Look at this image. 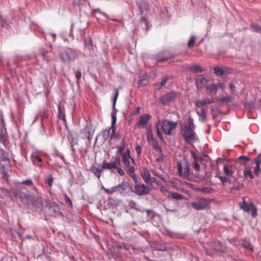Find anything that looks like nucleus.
<instances>
[{
    "label": "nucleus",
    "instance_id": "obj_1",
    "mask_svg": "<svg viewBox=\"0 0 261 261\" xmlns=\"http://www.w3.org/2000/svg\"><path fill=\"white\" fill-rule=\"evenodd\" d=\"M195 128L194 120L192 117L187 120V124L181 126V134L185 141L189 144H192L198 140L196 134L194 132Z\"/></svg>",
    "mask_w": 261,
    "mask_h": 261
},
{
    "label": "nucleus",
    "instance_id": "obj_2",
    "mask_svg": "<svg viewBox=\"0 0 261 261\" xmlns=\"http://www.w3.org/2000/svg\"><path fill=\"white\" fill-rule=\"evenodd\" d=\"M129 185L126 181H123L114 187L110 188H106L102 186V189L108 195H112L114 193H118L121 195H125L128 192Z\"/></svg>",
    "mask_w": 261,
    "mask_h": 261
},
{
    "label": "nucleus",
    "instance_id": "obj_3",
    "mask_svg": "<svg viewBox=\"0 0 261 261\" xmlns=\"http://www.w3.org/2000/svg\"><path fill=\"white\" fill-rule=\"evenodd\" d=\"M177 125L176 122H173L168 120L160 121V127L161 126L163 133L166 135H171L173 129L176 128Z\"/></svg>",
    "mask_w": 261,
    "mask_h": 261
},
{
    "label": "nucleus",
    "instance_id": "obj_4",
    "mask_svg": "<svg viewBox=\"0 0 261 261\" xmlns=\"http://www.w3.org/2000/svg\"><path fill=\"white\" fill-rule=\"evenodd\" d=\"M210 201L204 198H199L195 201L190 203V205L197 211L205 210L207 207Z\"/></svg>",
    "mask_w": 261,
    "mask_h": 261
},
{
    "label": "nucleus",
    "instance_id": "obj_5",
    "mask_svg": "<svg viewBox=\"0 0 261 261\" xmlns=\"http://www.w3.org/2000/svg\"><path fill=\"white\" fill-rule=\"evenodd\" d=\"M132 191L138 196H144L148 194L150 192L149 188L144 184H136L134 188L130 187Z\"/></svg>",
    "mask_w": 261,
    "mask_h": 261
},
{
    "label": "nucleus",
    "instance_id": "obj_6",
    "mask_svg": "<svg viewBox=\"0 0 261 261\" xmlns=\"http://www.w3.org/2000/svg\"><path fill=\"white\" fill-rule=\"evenodd\" d=\"M178 96L179 94L177 92L172 91L162 96L161 98V102L164 105H166L175 101Z\"/></svg>",
    "mask_w": 261,
    "mask_h": 261
},
{
    "label": "nucleus",
    "instance_id": "obj_7",
    "mask_svg": "<svg viewBox=\"0 0 261 261\" xmlns=\"http://www.w3.org/2000/svg\"><path fill=\"white\" fill-rule=\"evenodd\" d=\"M77 55L75 51L69 48H66L61 55V59L64 61H73L76 57Z\"/></svg>",
    "mask_w": 261,
    "mask_h": 261
},
{
    "label": "nucleus",
    "instance_id": "obj_8",
    "mask_svg": "<svg viewBox=\"0 0 261 261\" xmlns=\"http://www.w3.org/2000/svg\"><path fill=\"white\" fill-rule=\"evenodd\" d=\"M177 171L178 175L180 176H182L184 178H188L191 175L190 171V167L189 164L187 163L184 167V171H182V167L181 163H177Z\"/></svg>",
    "mask_w": 261,
    "mask_h": 261
},
{
    "label": "nucleus",
    "instance_id": "obj_9",
    "mask_svg": "<svg viewBox=\"0 0 261 261\" xmlns=\"http://www.w3.org/2000/svg\"><path fill=\"white\" fill-rule=\"evenodd\" d=\"M190 153L191 157L193 160L192 166L196 171H199L200 170L199 162H201V157L200 156H197L196 153L193 150H191Z\"/></svg>",
    "mask_w": 261,
    "mask_h": 261
},
{
    "label": "nucleus",
    "instance_id": "obj_10",
    "mask_svg": "<svg viewBox=\"0 0 261 261\" xmlns=\"http://www.w3.org/2000/svg\"><path fill=\"white\" fill-rule=\"evenodd\" d=\"M151 118V116L149 114H145L139 117L136 125L138 127L145 128L149 120Z\"/></svg>",
    "mask_w": 261,
    "mask_h": 261
},
{
    "label": "nucleus",
    "instance_id": "obj_11",
    "mask_svg": "<svg viewBox=\"0 0 261 261\" xmlns=\"http://www.w3.org/2000/svg\"><path fill=\"white\" fill-rule=\"evenodd\" d=\"M93 133L90 126L88 124L86 125V127L81 132L83 138H87L89 141L92 140Z\"/></svg>",
    "mask_w": 261,
    "mask_h": 261
},
{
    "label": "nucleus",
    "instance_id": "obj_12",
    "mask_svg": "<svg viewBox=\"0 0 261 261\" xmlns=\"http://www.w3.org/2000/svg\"><path fill=\"white\" fill-rule=\"evenodd\" d=\"M196 84L198 89L203 88L207 83V80L203 75L200 74L196 76Z\"/></svg>",
    "mask_w": 261,
    "mask_h": 261
},
{
    "label": "nucleus",
    "instance_id": "obj_13",
    "mask_svg": "<svg viewBox=\"0 0 261 261\" xmlns=\"http://www.w3.org/2000/svg\"><path fill=\"white\" fill-rule=\"evenodd\" d=\"M14 194L16 197L19 198L20 201L24 204L28 203L30 200V195H27L18 191H16Z\"/></svg>",
    "mask_w": 261,
    "mask_h": 261
},
{
    "label": "nucleus",
    "instance_id": "obj_14",
    "mask_svg": "<svg viewBox=\"0 0 261 261\" xmlns=\"http://www.w3.org/2000/svg\"><path fill=\"white\" fill-rule=\"evenodd\" d=\"M141 174L142 178L147 184L151 183V178L150 174L147 168H144L141 171Z\"/></svg>",
    "mask_w": 261,
    "mask_h": 261
},
{
    "label": "nucleus",
    "instance_id": "obj_15",
    "mask_svg": "<svg viewBox=\"0 0 261 261\" xmlns=\"http://www.w3.org/2000/svg\"><path fill=\"white\" fill-rule=\"evenodd\" d=\"M113 112L112 113V123H111V128H112V133L111 134V137L112 136L113 134L114 133L115 131V125L117 121V110L116 109L115 106H113Z\"/></svg>",
    "mask_w": 261,
    "mask_h": 261
},
{
    "label": "nucleus",
    "instance_id": "obj_16",
    "mask_svg": "<svg viewBox=\"0 0 261 261\" xmlns=\"http://www.w3.org/2000/svg\"><path fill=\"white\" fill-rule=\"evenodd\" d=\"M137 5L139 9H140V14L143 13L144 11L146 10L148 8V4L145 0H138L137 2Z\"/></svg>",
    "mask_w": 261,
    "mask_h": 261
},
{
    "label": "nucleus",
    "instance_id": "obj_17",
    "mask_svg": "<svg viewBox=\"0 0 261 261\" xmlns=\"http://www.w3.org/2000/svg\"><path fill=\"white\" fill-rule=\"evenodd\" d=\"M54 178L51 174H47L44 178V181L47 185V188H51L54 183Z\"/></svg>",
    "mask_w": 261,
    "mask_h": 261
},
{
    "label": "nucleus",
    "instance_id": "obj_18",
    "mask_svg": "<svg viewBox=\"0 0 261 261\" xmlns=\"http://www.w3.org/2000/svg\"><path fill=\"white\" fill-rule=\"evenodd\" d=\"M173 77H174L171 75H166L162 78L161 82L159 84H157L156 85L159 86V88H160L162 87H164L167 82L172 80Z\"/></svg>",
    "mask_w": 261,
    "mask_h": 261
},
{
    "label": "nucleus",
    "instance_id": "obj_19",
    "mask_svg": "<svg viewBox=\"0 0 261 261\" xmlns=\"http://www.w3.org/2000/svg\"><path fill=\"white\" fill-rule=\"evenodd\" d=\"M58 118L60 120H63L64 123L65 124L66 122V120L65 119V111L63 108H62L61 106L59 105L58 106Z\"/></svg>",
    "mask_w": 261,
    "mask_h": 261
},
{
    "label": "nucleus",
    "instance_id": "obj_20",
    "mask_svg": "<svg viewBox=\"0 0 261 261\" xmlns=\"http://www.w3.org/2000/svg\"><path fill=\"white\" fill-rule=\"evenodd\" d=\"M197 114L199 117L200 121L205 122L207 120L206 111L204 108H202L200 111H197Z\"/></svg>",
    "mask_w": 261,
    "mask_h": 261
},
{
    "label": "nucleus",
    "instance_id": "obj_21",
    "mask_svg": "<svg viewBox=\"0 0 261 261\" xmlns=\"http://www.w3.org/2000/svg\"><path fill=\"white\" fill-rule=\"evenodd\" d=\"M116 162L106 163L104 162L102 165V169L111 170L117 168Z\"/></svg>",
    "mask_w": 261,
    "mask_h": 261
},
{
    "label": "nucleus",
    "instance_id": "obj_22",
    "mask_svg": "<svg viewBox=\"0 0 261 261\" xmlns=\"http://www.w3.org/2000/svg\"><path fill=\"white\" fill-rule=\"evenodd\" d=\"M85 47L89 50H93L94 46L92 43V39L90 37H88L85 39Z\"/></svg>",
    "mask_w": 261,
    "mask_h": 261
},
{
    "label": "nucleus",
    "instance_id": "obj_23",
    "mask_svg": "<svg viewBox=\"0 0 261 261\" xmlns=\"http://www.w3.org/2000/svg\"><path fill=\"white\" fill-rule=\"evenodd\" d=\"M224 174L227 176L230 177L232 175L233 172L232 166L224 165L223 169Z\"/></svg>",
    "mask_w": 261,
    "mask_h": 261
},
{
    "label": "nucleus",
    "instance_id": "obj_24",
    "mask_svg": "<svg viewBox=\"0 0 261 261\" xmlns=\"http://www.w3.org/2000/svg\"><path fill=\"white\" fill-rule=\"evenodd\" d=\"M9 161L8 153L3 149H0V162Z\"/></svg>",
    "mask_w": 261,
    "mask_h": 261
},
{
    "label": "nucleus",
    "instance_id": "obj_25",
    "mask_svg": "<svg viewBox=\"0 0 261 261\" xmlns=\"http://www.w3.org/2000/svg\"><path fill=\"white\" fill-rule=\"evenodd\" d=\"M244 199L245 197L243 198V199ZM240 208L245 212H249L250 211L251 203H250V204H248L244 200H243V202L241 203L240 205Z\"/></svg>",
    "mask_w": 261,
    "mask_h": 261
},
{
    "label": "nucleus",
    "instance_id": "obj_26",
    "mask_svg": "<svg viewBox=\"0 0 261 261\" xmlns=\"http://www.w3.org/2000/svg\"><path fill=\"white\" fill-rule=\"evenodd\" d=\"M206 89L207 90L210 91L211 94H216L218 90L217 86L215 84H212L208 85Z\"/></svg>",
    "mask_w": 261,
    "mask_h": 261
},
{
    "label": "nucleus",
    "instance_id": "obj_27",
    "mask_svg": "<svg viewBox=\"0 0 261 261\" xmlns=\"http://www.w3.org/2000/svg\"><path fill=\"white\" fill-rule=\"evenodd\" d=\"M90 171L93 173L98 178H99L100 177V174L101 172V170L95 167V166H92L90 168Z\"/></svg>",
    "mask_w": 261,
    "mask_h": 261
},
{
    "label": "nucleus",
    "instance_id": "obj_28",
    "mask_svg": "<svg viewBox=\"0 0 261 261\" xmlns=\"http://www.w3.org/2000/svg\"><path fill=\"white\" fill-rule=\"evenodd\" d=\"M242 245L244 248H245L247 250L250 251L252 252H253V248L251 243H250V242L248 241V240H243Z\"/></svg>",
    "mask_w": 261,
    "mask_h": 261
},
{
    "label": "nucleus",
    "instance_id": "obj_29",
    "mask_svg": "<svg viewBox=\"0 0 261 261\" xmlns=\"http://www.w3.org/2000/svg\"><path fill=\"white\" fill-rule=\"evenodd\" d=\"M20 185H24L28 187H32L33 189L37 190V188L34 185V184L31 179H28L19 182Z\"/></svg>",
    "mask_w": 261,
    "mask_h": 261
},
{
    "label": "nucleus",
    "instance_id": "obj_30",
    "mask_svg": "<svg viewBox=\"0 0 261 261\" xmlns=\"http://www.w3.org/2000/svg\"><path fill=\"white\" fill-rule=\"evenodd\" d=\"M168 197L169 198H171L172 199H177V200L183 199V196L181 194H180L178 193H177V192L170 193L169 194Z\"/></svg>",
    "mask_w": 261,
    "mask_h": 261
},
{
    "label": "nucleus",
    "instance_id": "obj_31",
    "mask_svg": "<svg viewBox=\"0 0 261 261\" xmlns=\"http://www.w3.org/2000/svg\"><path fill=\"white\" fill-rule=\"evenodd\" d=\"M31 159L34 164H36L35 162L36 161H37L39 163H41L42 162L41 157L36 153H34L31 155Z\"/></svg>",
    "mask_w": 261,
    "mask_h": 261
},
{
    "label": "nucleus",
    "instance_id": "obj_32",
    "mask_svg": "<svg viewBox=\"0 0 261 261\" xmlns=\"http://www.w3.org/2000/svg\"><path fill=\"white\" fill-rule=\"evenodd\" d=\"M146 137L148 142L153 141V139H155L153 136L151 128H148L146 130Z\"/></svg>",
    "mask_w": 261,
    "mask_h": 261
},
{
    "label": "nucleus",
    "instance_id": "obj_33",
    "mask_svg": "<svg viewBox=\"0 0 261 261\" xmlns=\"http://www.w3.org/2000/svg\"><path fill=\"white\" fill-rule=\"evenodd\" d=\"M190 70L194 73L202 72L204 71V69H202L200 66L197 65L191 66Z\"/></svg>",
    "mask_w": 261,
    "mask_h": 261
},
{
    "label": "nucleus",
    "instance_id": "obj_34",
    "mask_svg": "<svg viewBox=\"0 0 261 261\" xmlns=\"http://www.w3.org/2000/svg\"><path fill=\"white\" fill-rule=\"evenodd\" d=\"M231 100V97L226 96V97H219L217 98V101L221 102H230Z\"/></svg>",
    "mask_w": 261,
    "mask_h": 261
},
{
    "label": "nucleus",
    "instance_id": "obj_35",
    "mask_svg": "<svg viewBox=\"0 0 261 261\" xmlns=\"http://www.w3.org/2000/svg\"><path fill=\"white\" fill-rule=\"evenodd\" d=\"M152 143L153 149L159 153H161L162 149L159 145L157 140L156 139H153V141H152Z\"/></svg>",
    "mask_w": 261,
    "mask_h": 261
},
{
    "label": "nucleus",
    "instance_id": "obj_36",
    "mask_svg": "<svg viewBox=\"0 0 261 261\" xmlns=\"http://www.w3.org/2000/svg\"><path fill=\"white\" fill-rule=\"evenodd\" d=\"M70 144L71 145V149L73 152L74 153L75 151V149L74 148V145L77 144V140L76 138H71L69 139Z\"/></svg>",
    "mask_w": 261,
    "mask_h": 261
},
{
    "label": "nucleus",
    "instance_id": "obj_37",
    "mask_svg": "<svg viewBox=\"0 0 261 261\" xmlns=\"http://www.w3.org/2000/svg\"><path fill=\"white\" fill-rule=\"evenodd\" d=\"M124 168L125 170L126 171L127 173L130 176L134 174L135 169L134 166H130L129 165H128V166H125Z\"/></svg>",
    "mask_w": 261,
    "mask_h": 261
},
{
    "label": "nucleus",
    "instance_id": "obj_38",
    "mask_svg": "<svg viewBox=\"0 0 261 261\" xmlns=\"http://www.w3.org/2000/svg\"><path fill=\"white\" fill-rule=\"evenodd\" d=\"M244 176L245 177H249L251 179H252L254 178V176L252 173V171L249 168H245L244 171Z\"/></svg>",
    "mask_w": 261,
    "mask_h": 261
},
{
    "label": "nucleus",
    "instance_id": "obj_39",
    "mask_svg": "<svg viewBox=\"0 0 261 261\" xmlns=\"http://www.w3.org/2000/svg\"><path fill=\"white\" fill-rule=\"evenodd\" d=\"M160 120L158 121L156 124H155V128L156 129V133L159 137L162 140H163V136L162 134V133L160 132Z\"/></svg>",
    "mask_w": 261,
    "mask_h": 261
},
{
    "label": "nucleus",
    "instance_id": "obj_40",
    "mask_svg": "<svg viewBox=\"0 0 261 261\" xmlns=\"http://www.w3.org/2000/svg\"><path fill=\"white\" fill-rule=\"evenodd\" d=\"M48 54V51L45 52L44 51H42L39 53V55L43 57V60H44L47 62H48L50 59V57L47 55Z\"/></svg>",
    "mask_w": 261,
    "mask_h": 261
},
{
    "label": "nucleus",
    "instance_id": "obj_41",
    "mask_svg": "<svg viewBox=\"0 0 261 261\" xmlns=\"http://www.w3.org/2000/svg\"><path fill=\"white\" fill-rule=\"evenodd\" d=\"M119 95V90L118 89H115L114 91V97L112 99L113 106H115L117 98Z\"/></svg>",
    "mask_w": 261,
    "mask_h": 261
},
{
    "label": "nucleus",
    "instance_id": "obj_42",
    "mask_svg": "<svg viewBox=\"0 0 261 261\" xmlns=\"http://www.w3.org/2000/svg\"><path fill=\"white\" fill-rule=\"evenodd\" d=\"M195 41H196L195 36H191L188 41V47H189V48L192 47L195 43Z\"/></svg>",
    "mask_w": 261,
    "mask_h": 261
},
{
    "label": "nucleus",
    "instance_id": "obj_43",
    "mask_svg": "<svg viewBox=\"0 0 261 261\" xmlns=\"http://www.w3.org/2000/svg\"><path fill=\"white\" fill-rule=\"evenodd\" d=\"M250 210H251V215L252 217H255L257 214V208L252 202H251Z\"/></svg>",
    "mask_w": 261,
    "mask_h": 261
},
{
    "label": "nucleus",
    "instance_id": "obj_44",
    "mask_svg": "<svg viewBox=\"0 0 261 261\" xmlns=\"http://www.w3.org/2000/svg\"><path fill=\"white\" fill-rule=\"evenodd\" d=\"M129 158L130 156H126L125 154H122V161L124 164V167L129 165Z\"/></svg>",
    "mask_w": 261,
    "mask_h": 261
},
{
    "label": "nucleus",
    "instance_id": "obj_45",
    "mask_svg": "<svg viewBox=\"0 0 261 261\" xmlns=\"http://www.w3.org/2000/svg\"><path fill=\"white\" fill-rule=\"evenodd\" d=\"M50 210L54 212L56 214H62L61 212L59 211V208L57 205H53L52 206L50 207L49 208Z\"/></svg>",
    "mask_w": 261,
    "mask_h": 261
},
{
    "label": "nucleus",
    "instance_id": "obj_46",
    "mask_svg": "<svg viewBox=\"0 0 261 261\" xmlns=\"http://www.w3.org/2000/svg\"><path fill=\"white\" fill-rule=\"evenodd\" d=\"M253 30L257 33H261V27L257 24H252L251 25Z\"/></svg>",
    "mask_w": 261,
    "mask_h": 261
},
{
    "label": "nucleus",
    "instance_id": "obj_47",
    "mask_svg": "<svg viewBox=\"0 0 261 261\" xmlns=\"http://www.w3.org/2000/svg\"><path fill=\"white\" fill-rule=\"evenodd\" d=\"M215 73L218 76L222 75L224 74V71L222 68L216 67L214 68Z\"/></svg>",
    "mask_w": 261,
    "mask_h": 261
},
{
    "label": "nucleus",
    "instance_id": "obj_48",
    "mask_svg": "<svg viewBox=\"0 0 261 261\" xmlns=\"http://www.w3.org/2000/svg\"><path fill=\"white\" fill-rule=\"evenodd\" d=\"M117 154H122L123 150H124V144H123V141H122L121 144L118 146L117 147Z\"/></svg>",
    "mask_w": 261,
    "mask_h": 261
},
{
    "label": "nucleus",
    "instance_id": "obj_49",
    "mask_svg": "<svg viewBox=\"0 0 261 261\" xmlns=\"http://www.w3.org/2000/svg\"><path fill=\"white\" fill-rule=\"evenodd\" d=\"M171 58V57L170 56L165 57L163 58L160 57L159 56H158V57H156V59L157 62L158 63H160V62H163L167 61V60H168Z\"/></svg>",
    "mask_w": 261,
    "mask_h": 261
},
{
    "label": "nucleus",
    "instance_id": "obj_50",
    "mask_svg": "<svg viewBox=\"0 0 261 261\" xmlns=\"http://www.w3.org/2000/svg\"><path fill=\"white\" fill-rule=\"evenodd\" d=\"M205 105H206V103L205 102L204 99H202V100H198L195 103V106L197 107H202L203 106H204Z\"/></svg>",
    "mask_w": 261,
    "mask_h": 261
},
{
    "label": "nucleus",
    "instance_id": "obj_51",
    "mask_svg": "<svg viewBox=\"0 0 261 261\" xmlns=\"http://www.w3.org/2000/svg\"><path fill=\"white\" fill-rule=\"evenodd\" d=\"M110 129H111V128H109V129H106L102 133V136H103V137L105 139H107L109 135H110Z\"/></svg>",
    "mask_w": 261,
    "mask_h": 261
},
{
    "label": "nucleus",
    "instance_id": "obj_52",
    "mask_svg": "<svg viewBox=\"0 0 261 261\" xmlns=\"http://www.w3.org/2000/svg\"><path fill=\"white\" fill-rule=\"evenodd\" d=\"M213 191V189L210 187H204L201 189V191L205 193H210Z\"/></svg>",
    "mask_w": 261,
    "mask_h": 261
},
{
    "label": "nucleus",
    "instance_id": "obj_53",
    "mask_svg": "<svg viewBox=\"0 0 261 261\" xmlns=\"http://www.w3.org/2000/svg\"><path fill=\"white\" fill-rule=\"evenodd\" d=\"M115 161L114 162H116V164H117V166L120 165L121 159H120V155L116 154L115 156Z\"/></svg>",
    "mask_w": 261,
    "mask_h": 261
},
{
    "label": "nucleus",
    "instance_id": "obj_54",
    "mask_svg": "<svg viewBox=\"0 0 261 261\" xmlns=\"http://www.w3.org/2000/svg\"><path fill=\"white\" fill-rule=\"evenodd\" d=\"M135 150L138 155H140L142 152V149L140 146L137 145L135 148Z\"/></svg>",
    "mask_w": 261,
    "mask_h": 261
},
{
    "label": "nucleus",
    "instance_id": "obj_55",
    "mask_svg": "<svg viewBox=\"0 0 261 261\" xmlns=\"http://www.w3.org/2000/svg\"><path fill=\"white\" fill-rule=\"evenodd\" d=\"M64 197H65V201L66 202V203L67 204L69 203L70 205H71L72 201H71L70 198L66 194H65L64 195Z\"/></svg>",
    "mask_w": 261,
    "mask_h": 261
},
{
    "label": "nucleus",
    "instance_id": "obj_56",
    "mask_svg": "<svg viewBox=\"0 0 261 261\" xmlns=\"http://www.w3.org/2000/svg\"><path fill=\"white\" fill-rule=\"evenodd\" d=\"M130 177L132 178L133 181L135 182L136 184H139V182L138 180V177L136 174H133L130 176Z\"/></svg>",
    "mask_w": 261,
    "mask_h": 261
},
{
    "label": "nucleus",
    "instance_id": "obj_57",
    "mask_svg": "<svg viewBox=\"0 0 261 261\" xmlns=\"http://www.w3.org/2000/svg\"><path fill=\"white\" fill-rule=\"evenodd\" d=\"M259 171L260 166H256L253 169V173L256 175H258Z\"/></svg>",
    "mask_w": 261,
    "mask_h": 261
},
{
    "label": "nucleus",
    "instance_id": "obj_58",
    "mask_svg": "<svg viewBox=\"0 0 261 261\" xmlns=\"http://www.w3.org/2000/svg\"><path fill=\"white\" fill-rule=\"evenodd\" d=\"M75 75L77 81L80 80L82 77V73L80 71H76L75 73Z\"/></svg>",
    "mask_w": 261,
    "mask_h": 261
},
{
    "label": "nucleus",
    "instance_id": "obj_59",
    "mask_svg": "<svg viewBox=\"0 0 261 261\" xmlns=\"http://www.w3.org/2000/svg\"><path fill=\"white\" fill-rule=\"evenodd\" d=\"M218 178L220 179V180L222 181V182L224 184L225 182H226L228 181L227 178L224 176H218Z\"/></svg>",
    "mask_w": 261,
    "mask_h": 261
},
{
    "label": "nucleus",
    "instance_id": "obj_60",
    "mask_svg": "<svg viewBox=\"0 0 261 261\" xmlns=\"http://www.w3.org/2000/svg\"><path fill=\"white\" fill-rule=\"evenodd\" d=\"M93 11L99 12V13H101V14H102L103 15H104L106 18H108V15H107L106 13L101 11L100 9L99 8L95 9Z\"/></svg>",
    "mask_w": 261,
    "mask_h": 261
},
{
    "label": "nucleus",
    "instance_id": "obj_61",
    "mask_svg": "<svg viewBox=\"0 0 261 261\" xmlns=\"http://www.w3.org/2000/svg\"><path fill=\"white\" fill-rule=\"evenodd\" d=\"M115 169L117 170V172L119 173L120 175L122 176L124 174V172L121 168L117 166V168H116Z\"/></svg>",
    "mask_w": 261,
    "mask_h": 261
},
{
    "label": "nucleus",
    "instance_id": "obj_62",
    "mask_svg": "<svg viewBox=\"0 0 261 261\" xmlns=\"http://www.w3.org/2000/svg\"><path fill=\"white\" fill-rule=\"evenodd\" d=\"M238 159L240 161H243L245 162L248 161L249 160V159L246 156H240Z\"/></svg>",
    "mask_w": 261,
    "mask_h": 261
},
{
    "label": "nucleus",
    "instance_id": "obj_63",
    "mask_svg": "<svg viewBox=\"0 0 261 261\" xmlns=\"http://www.w3.org/2000/svg\"><path fill=\"white\" fill-rule=\"evenodd\" d=\"M216 85L217 86V89H218L219 88H220V89H224L225 88V84H223V83H219L218 84H216Z\"/></svg>",
    "mask_w": 261,
    "mask_h": 261
},
{
    "label": "nucleus",
    "instance_id": "obj_64",
    "mask_svg": "<svg viewBox=\"0 0 261 261\" xmlns=\"http://www.w3.org/2000/svg\"><path fill=\"white\" fill-rule=\"evenodd\" d=\"M145 212L147 213L148 216H150L151 217H153V212L152 211L150 210H146Z\"/></svg>",
    "mask_w": 261,
    "mask_h": 261
}]
</instances>
